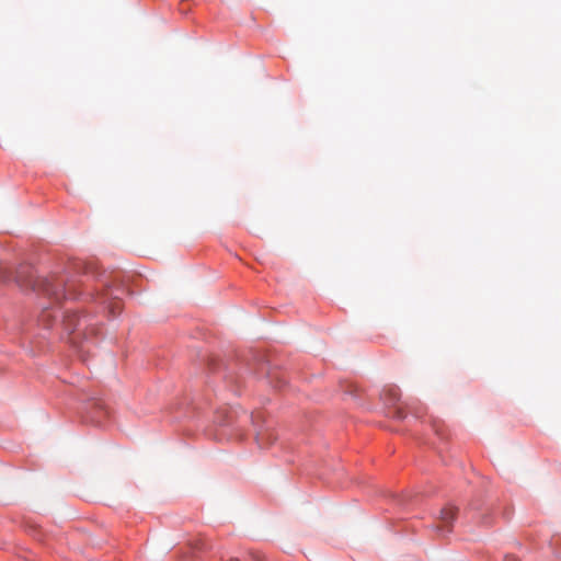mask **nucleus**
Listing matches in <instances>:
<instances>
[{
  "label": "nucleus",
  "mask_w": 561,
  "mask_h": 561,
  "mask_svg": "<svg viewBox=\"0 0 561 561\" xmlns=\"http://www.w3.org/2000/svg\"><path fill=\"white\" fill-rule=\"evenodd\" d=\"M391 396H392V399H393V400H397V398H398V393H397V391H396V390H393V391L391 392Z\"/></svg>",
  "instance_id": "9"
},
{
  "label": "nucleus",
  "mask_w": 561,
  "mask_h": 561,
  "mask_svg": "<svg viewBox=\"0 0 561 561\" xmlns=\"http://www.w3.org/2000/svg\"><path fill=\"white\" fill-rule=\"evenodd\" d=\"M49 317H51V314L48 313L47 311H44L43 314L41 316V321H46V319H48Z\"/></svg>",
  "instance_id": "7"
},
{
  "label": "nucleus",
  "mask_w": 561,
  "mask_h": 561,
  "mask_svg": "<svg viewBox=\"0 0 561 561\" xmlns=\"http://www.w3.org/2000/svg\"><path fill=\"white\" fill-rule=\"evenodd\" d=\"M276 439L277 436L271 428H265L256 434V442L262 448L270 447Z\"/></svg>",
  "instance_id": "4"
},
{
  "label": "nucleus",
  "mask_w": 561,
  "mask_h": 561,
  "mask_svg": "<svg viewBox=\"0 0 561 561\" xmlns=\"http://www.w3.org/2000/svg\"><path fill=\"white\" fill-rule=\"evenodd\" d=\"M457 515V508L453 506H446L440 510L438 517L437 530L440 533H449L451 530L453 522Z\"/></svg>",
  "instance_id": "2"
},
{
  "label": "nucleus",
  "mask_w": 561,
  "mask_h": 561,
  "mask_svg": "<svg viewBox=\"0 0 561 561\" xmlns=\"http://www.w3.org/2000/svg\"><path fill=\"white\" fill-rule=\"evenodd\" d=\"M397 417L398 419H403L404 417L403 413L400 410L397 411Z\"/></svg>",
  "instance_id": "8"
},
{
  "label": "nucleus",
  "mask_w": 561,
  "mask_h": 561,
  "mask_svg": "<svg viewBox=\"0 0 561 561\" xmlns=\"http://www.w3.org/2000/svg\"><path fill=\"white\" fill-rule=\"evenodd\" d=\"M504 561H520V560L514 554H506L504 557Z\"/></svg>",
  "instance_id": "6"
},
{
  "label": "nucleus",
  "mask_w": 561,
  "mask_h": 561,
  "mask_svg": "<svg viewBox=\"0 0 561 561\" xmlns=\"http://www.w3.org/2000/svg\"><path fill=\"white\" fill-rule=\"evenodd\" d=\"M108 309H110V312L113 313V314L119 313L121 312L119 301L115 300L113 302H110Z\"/></svg>",
  "instance_id": "5"
},
{
  "label": "nucleus",
  "mask_w": 561,
  "mask_h": 561,
  "mask_svg": "<svg viewBox=\"0 0 561 561\" xmlns=\"http://www.w3.org/2000/svg\"><path fill=\"white\" fill-rule=\"evenodd\" d=\"M83 319L80 318L76 312H66L62 313V325L65 330L69 332H73L79 330L82 325Z\"/></svg>",
  "instance_id": "3"
},
{
  "label": "nucleus",
  "mask_w": 561,
  "mask_h": 561,
  "mask_svg": "<svg viewBox=\"0 0 561 561\" xmlns=\"http://www.w3.org/2000/svg\"><path fill=\"white\" fill-rule=\"evenodd\" d=\"M15 280L21 286H31L33 289L41 290L49 296H55L57 299L64 296L62 287L65 279L56 275L50 277H35L27 266H22L16 273Z\"/></svg>",
  "instance_id": "1"
}]
</instances>
